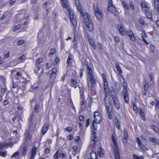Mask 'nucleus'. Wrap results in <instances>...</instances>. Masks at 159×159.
<instances>
[{"label":"nucleus","mask_w":159,"mask_h":159,"mask_svg":"<svg viewBox=\"0 0 159 159\" xmlns=\"http://www.w3.org/2000/svg\"><path fill=\"white\" fill-rule=\"evenodd\" d=\"M144 83H145L144 86V90L146 91L148 89L149 84L148 82H146V83L145 82Z\"/></svg>","instance_id":"nucleus-28"},{"label":"nucleus","mask_w":159,"mask_h":159,"mask_svg":"<svg viewBox=\"0 0 159 159\" xmlns=\"http://www.w3.org/2000/svg\"><path fill=\"white\" fill-rule=\"evenodd\" d=\"M43 58H39L38 60L36 61L37 64H40V63L43 61Z\"/></svg>","instance_id":"nucleus-54"},{"label":"nucleus","mask_w":159,"mask_h":159,"mask_svg":"<svg viewBox=\"0 0 159 159\" xmlns=\"http://www.w3.org/2000/svg\"><path fill=\"white\" fill-rule=\"evenodd\" d=\"M97 45L99 49L101 50H102V45L99 43L98 42L97 43Z\"/></svg>","instance_id":"nucleus-44"},{"label":"nucleus","mask_w":159,"mask_h":159,"mask_svg":"<svg viewBox=\"0 0 159 159\" xmlns=\"http://www.w3.org/2000/svg\"><path fill=\"white\" fill-rule=\"evenodd\" d=\"M150 50L152 52H153L155 50V47L153 45H151L150 46Z\"/></svg>","instance_id":"nucleus-43"},{"label":"nucleus","mask_w":159,"mask_h":159,"mask_svg":"<svg viewBox=\"0 0 159 159\" xmlns=\"http://www.w3.org/2000/svg\"><path fill=\"white\" fill-rule=\"evenodd\" d=\"M114 151L115 155V159H120L119 148L117 144H114Z\"/></svg>","instance_id":"nucleus-7"},{"label":"nucleus","mask_w":159,"mask_h":159,"mask_svg":"<svg viewBox=\"0 0 159 159\" xmlns=\"http://www.w3.org/2000/svg\"><path fill=\"white\" fill-rule=\"evenodd\" d=\"M24 43V41L23 40H19L17 43L18 45H20Z\"/></svg>","instance_id":"nucleus-50"},{"label":"nucleus","mask_w":159,"mask_h":159,"mask_svg":"<svg viewBox=\"0 0 159 159\" xmlns=\"http://www.w3.org/2000/svg\"><path fill=\"white\" fill-rule=\"evenodd\" d=\"M65 8L67 11H69V17L74 27H76L77 26V21L76 17L74 15V12L73 11L70 9L69 7L68 9L66 8Z\"/></svg>","instance_id":"nucleus-4"},{"label":"nucleus","mask_w":159,"mask_h":159,"mask_svg":"<svg viewBox=\"0 0 159 159\" xmlns=\"http://www.w3.org/2000/svg\"><path fill=\"white\" fill-rule=\"evenodd\" d=\"M152 128L156 132H157L159 131L158 128L154 125H152Z\"/></svg>","instance_id":"nucleus-37"},{"label":"nucleus","mask_w":159,"mask_h":159,"mask_svg":"<svg viewBox=\"0 0 159 159\" xmlns=\"http://www.w3.org/2000/svg\"><path fill=\"white\" fill-rule=\"evenodd\" d=\"M60 150H58L56 153L54 154L53 156V157L55 159H58L59 157V152H60Z\"/></svg>","instance_id":"nucleus-27"},{"label":"nucleus","mask_w":159,"mask_h":159,"mask_svg":"<svg viewBox=\"0 0 159 159\" xmlns=\"http://www.w3.org/2000/svg\"><path fill=\"white\" fill-rule=\"evenodd\" d=\"M123 86L124 87V89L126 88L127 86V83L124 81L123 83Z\"/></svg>","instance_id":"nucleus-55"},{"label":"nucleus","mask_w":159,"mask_h":159,"mask_svg":"<svg viewBox=\"0 0 159 159\" xmlns=\"http://www.w3.org/2000/svg\"><path fill=\"white\" fill-rule=\"evenodd\" d=\"M59 157L62 158H63L65 157V154L63 153H61L60 152H59Z\"/></svg>","instance_id":"nucleus-47"},{"label":"nucleus","mask_w":159,"mask_h":159,"mask_svg":"<svg viewBox=\"0 0 159 159\" xmlns=\"http://www.w3.org/2000/svg\"><path fill=\"white\" fill-rule=\"evenodd\" d=\"M87 67V81L88 87L89 89H92V85L95 83L96 79L93 74V70L91 66L88 63L86 64Z\"/></svg>","instance_id":"nucleus-1"},{"label":"nucleus","mask_w":159,"mask_h":159,"mask_svg":"<svg viewBox=\"0 0 159 159\" xmlns=\"http://www.w3.org/2000/svg\"><path fill=\"white\" fill-rule=\"evenodd\" d=\"M10 56V52H9L8 53H7V54L4 55V56L3 58L4 59H7V58H8Z\"/></svg>","instance_id":"nucleus-53"},{"label":"nucleus","mask_w":159,"mask_h":159,"mask_svg":"<svg viewBox=\"0 0 159 159\" xmlns=\"http://www.w3.org/2000/svg\"><path fill=\"white\" fill-rule=\"evenodd\" d=\"M108 11L114 14L115 16L117 14L116 9L112 4V0H108Z\"/></svg>","instance_id":"nucleus-6"},{"label":"nucleus","mask_w":159,"mask_h":159,"mask_svg":"<svg viewBox=\"0 0 159 159\" xmlns=\"http://www.w3.org/2000/svg\"><path fill=\"white\" fill-rule=\"evenodd\" d=\"M128 135L127 131L126 129H124L123 131V138L128 139Z\"/></svg>","instance_id":"nucleus-24"},{"label":"nucleus","mask_w":159,"mask_h":159,"mask_svg":"<svg viewBox=\"0 0 159 159\" xmlns=\"http://www.w3.org/2000/svg\"><path fill=\"white\" fill-rule=\"evenodd\" d=\"M39 105H35V111L37 113H38L39 111H38V110L39 109Z\"/></svg>","instance_id":"nucleus-56"},{"label":"nucleus","mask_w":159,"mask_h":159,"mask_svg":"<svg viewBox=\"0 0 159 159\" xmlns=\"http://www.w3.org/2000/svg\"><path fill=\"white\" fill-rule=\"evenodd\" d=\"M23 150V155H26L27 150V147L25 146L24 147Z\"/></svg>","instance_id":"nucleus-45"},{"label":"nucleus","mask_w":159,"mask_h":159,"mask_svg":"<svg viewBox=\"0 0 159 159\" xmlns=\"http://www.w3.org/2000/svg\"><path fill=\"white\" fill-rule=\"evenodd\" d=\"M129 6H130V8L131 9L134 10V5L132 2H130Z\"/></svg>","instance_id":"nucleus-59"},{"label":"nucleus","mask_w":159,"mask_h":159,"mask_svg":"<svg viewBox=\"0 0 159 159\" xmlns=\"http://www.w3.org/2000/svg\"><path fill=\"white\" fill-rule=\"evenodd\" d=\"M7 154V151H4L3 152H0V156L3 157H5Z\"/></svg>","instance_id":"nucleus-34"},{"label":"nucleus","mask_w":159,"mask_h":159,"mask_svg":"<svg viewBox=\"0 0 159 159\" xmlns=\"http://www.w3.org/2000/svg\"><path fill=\"white\" fill-rule=\"evenodd\" d=\"M127 34L128 35L129 37L134 34L133 32L130 30H129L127 31Z\"/></svg>","instance_id":"nucleus-40"},{"label":"nucleus","mask_w":159,"mask_h":159,"mask_svg":"<svg viewBox=\"0 0 159 159\" xmlns=\"http://www.w3.org/2000/svg\"><path fill=\"white\" fill-rule=\"evenodd\" d=\"M96 16L98 20L101 21L102 20V14L101 11L95 13Z\"/></svg>","instance_id":"nucleus-14"},{"label":"nucleus","mask_w":159,"mask_h":159,"mask_svg":"<svg viewBox=\"0 0 159 159\" xmlns=\"http://www.w3.org/2000/svg\"><path fill=\"white\" fill-rule=\"evenodd\" d=\"M93 9L95 13L100 11L96 4H93Z\"/></svg>","instance_id":"nucleus-25"},{"label":"nucleus","mask_w":159,"mask_h":159,"mask_svg":"<svg viewBox=\"0 0 159 159\" xmlns=\"http://www.w3.org/2000/svg\"><path fill=\"white\" fill-rule=\"evenodd\" d=\"M123 5L124 8L125 10H128L129 9V6L126 2H123Z\"/></svg>","instance_id":"nucleus-26"},{"label":"nucleus","mask_w":159,"mask_h":159,"mask_svg":"<svg viewBox=\"0 0 159 159\" xmlns=\"http://www.w3.org/2000/svg\"><path fill=\"white\" fill-rule=\"evenodd\" d=\"M57 71V69L56 67H54L52 70V72L56 74V72Z\"/></svg>","instance_id":"nucleus-62"},{"label":"nucleus","mask_w":159,"mask_h":159,"mask_svg":"<svg viewBox=\"0 0 159 159\" xmlns=\"http://www.w3.org/2000/svg\"><path fill=\"white\" fill-rule=\"evenodd\" d=\"M19 155V152H16L15 153H13V155L11 156V158L15 157L16 156L18 155Z\"/></svg>","instance_id":"nucleus-61"},{"label":"nucleus","mask_w":159,"mask_h":159,"mask_svg":"<svg viewBox=\"0 0 159 159\" xmlns=\"http://www.w3.org/2000/svg\"><path fill=\"white\" fill-rule=\"evenodd\" d=\"M136 141L138 144L139 146L142 145V144L140 141V140L138 138H136Z\"/></svg>","instance_id":"nucleus-42"},{"label":"nucleus","mask_w":159,"mask_h":159,"mask_svg":"<svg viewBox=\"0 0 159 159\" xmlns=\"http://www.w3.org/2000/svg\"><path fill=\"white\" fill-rule=\"evenodd\" d=\"M142 38H147L148 36L145 33V32H143L142 33Z\"/></svg>","instance_id":"nucleus-57"},{"label":"nucleus","mask_w":159,"mask_h":159,"mask_svg":"<svg viewBox=\"0 0 159 159\" xmlns=\"http://www.w3.org/2000/svg\"><path fill=\"white\" fill-rule=\"evenodd\" d=\"M150 140L155 144L159 145V140L155 138H150Z\"/></svg>","instance_id":"nucleus-20"},{"label":"nucleus","mask_w":159,"mask_h":159,"mask_svg":"<svg viewBox=\"0 0 159 159\" xmlns=\"http://www.w3.org/2000/svg\"><path fill=\"white\" fill-rule=\"evenodd\" d=\"M75 3L76 5V7L78 9V10L80 12V13L81 14H84V13L83 12L82 7L80 5V2L79 0H74Z\"/></svg>","instance_id":"nucleus-10"},{"label":"nucleus","mask_w":159,"mask_h":159,"mask_svg":"<svg viewBox=\"0 0 159 159\" xmlns=\"http://www.w3.org/2000/svg\"><path fill=\"white\" fill-rule=\"evenodd\" d=\"M56 52V49H52L51 50L49 55H53Z\"/></svg>","instance_id":"nucleus-38"},{"label":"nucleus","mask_w":159,"mask_h":159,"mask_svg":"<svg viewBox=\"0 0 159 159\" xmlns=\"http://www.w3.org/2000/svg\"><path fill=\"white\" fill-rule=\"evenodd\" d=\"M143 10L145 12V13L148 11V7L142 8Z\"/></svg>","instance_id":"nucleus-49"},{"label":"nucleus","mask_w":159,"mask_h":159,"mask_svg":"<svg viewBox=\"0 0 159 159\" xmlns=\"http://www.w3.org/2000/svg\"><path fill=\"white\" fill-rule=\"evenodd\" d=\"M130 38V39L131 41L132 42H134L136 40V38L135 37L134 34L132 35H131L129 37Z\"/></svg>","instance_id":"nucleus-33"},{"label":"nucleus","mask_w":159,"mask_h":159,"mask_svg":"<svg viewBox=\"0 0 159 159\" xmlns=\"http://www.w3.org/2000/svg\"><path fill=\"white\" fill-rule=\"evenodd\" d=\"M94 123L99 124L102 120V116L100 111L97 110L94 112L93 114Z\"/></svg>","instance_id":"nucleus-3"},{"label":"nucleus","mask_w":159,"mask_h":159,"mask_svg":"<svg viewBox=\"0 0 159 159\" xmlns=\"http://www.w3.org/2000/svg\"><path fill=\"white\" fill-rule=\"evenodd\" d=\"M140 148L143 151H146L148 150V148L144 145L142 144V145L139 146Z\"/></svg>","instance_id":"nucleus-32"},{"label":"nucleus","mask_w":159,"mask_h":159,"mask_svg":"<svg viewBox=\"0 0 159 159\" xmlns=\"http://www.w3.org/2000/svg\"><path fill=\"white\" fill-rule=\"evenodd\" d=\"M98 155L94 151H92L90 153L91 159H98Z\"/></svg>","instance_id":"nucleus-18"},{"label":"nucleus","mask_w":159,"mask_h":159,"mask_svg":"<svg viewBox=\"0 0 159 159\" xmlns=\"http://www.w3.org/2000/svg\"><path fill=\"white\" fill-rule=\"evenodd\" d=\"M127 139L123 138V142L125 146H127L128 145Z\"/></svg>","instance_id":"nucleus-35"},{"label":"nucleus","mask_w":159,"mask_h":159,"mask_svg":"<svg viewBox=\"0 0 159 159\" xmlns=\"http://www.w3.org/2000/svg\"><path fill=\"white\" fill-rule=\"evenodd\" d=\"M146 14V16L148 17V19H151L152 18V14L148 11L147 13H145Z\"/></svg>","instance_id":"nucleus-36"},{"label":"nucleus","mask_w":159,"mask_h":159,"mask_svg":"<svg viewBox=\"0 0 159 159\" xmlns=\"http://www.w3.org/2000/svg\"><path fill=\"white\" fill-rule=\"evenodd\" d=\"M116 68L117 71L119 72V74L120 75H121V74L122 73V71L121 69L120 66L119 64L118 63L116 62Z\"/></svg>","instance_id":"nucleus-22"},{"label":"nucleus","mask_w":159,"mask_h":159,"mask_svg":"<svg viewBox=\"0 0 159 159\" xmlns=\"http://www.w3.org/2000/svg\"><path fill=\"white\" fill-rule=\"evenodd\" d=\"M97 133L96 132H93L92 137L91 138L92 141L93 142V143H95L98 139V138L97 136Z\"/></svg>","instance_id":"nucleus-13"},{"label":"nucleus","mask_w":159,"mask_h":159,"mask_svg":"<svg viewBox=\"0 0 159 159\" xmlns=\"http://www.w3.org/2000/svg\"><path fill=\"white\" fill-rule=\"evenodd\" d=\"M122 94L123 96L125 102L127 103H128L129 100V93L126 88L124 89Z\"/></svg>","instance_id":"nucleus-9"},{"label":"nucleus","mask_w":159,"mask_h":159,"mask_svg":"<svg viewBox=\"0 0 159 159\" xmlns=\"http://www.w3.org/2000/svg\"><path fill=\"white\" fill-rule=\"evenodd\" d=\"M67 139L69 140H71L73 139V135H70L68 136L67 137Z\"/></svg>","instance_id":"nucleus-51"},{"label":"nucleus","mask_w":159,"mask_h":159,"mask_svg":"<svg viewBox=\"0 0 159 159\" xmlns=\"http://www.w3.org/2000/svg\"><path fill=\"white\" fill-rule=\"evenodd\" d=\"M80 93L81 98H84V97L83 96L84 91L83 90H81L80 91Z\"/></svg>","instance_id":"nucleus-63"},{"label":"nucleus","mask_w":159,"mask_h":159,"mask_svg":"<svg viewBox=\"0 0 159 159\" xmlns=\"http://www.w3.org/2000/svg\"><path fill=\"white\" fill-rule=\"evenodd\" d=\"M114 105L115 107L118 110H119L120 108V103L118 100H115L113 102Z\"/></svg>","instance_id":"nucleus-21"},{"label":"nucleus","mask_w":159,"mask_h":159,"mask_svg":"<svg viewBox=\"0 0 159 159\" xmlns=\"http://www.w3.org/2000/svg\"><path fill=\"white\" fill-rule=\"evenodd\" d=\"M97 154L99 157H103L104 154V150L101 148H98L97 150Z\"/></svg>","instance_id":"nucleus-12"},{"label":"nucleus","mask_w":159,"mask_h":159,"mask_svg":"<svg viewBox=\"0 0 159 159\" xmlns=\"http://www.w3.org/2000/svg\"><path fill=\"white\" fill-rule=\"evenodd\" d=\"M81 16L84 18V21L89 31H92L93 29V25L89 14L85 12L84 14H81Z\"/></svg>","instance_id":"nucleus-2"},{"label":"nucleus","mask_w":159,"mask_h":159,"mask_svg":"<svg viewBox=\"0 0 159 159\" xmlns=\"http://www.w3.org/2000/svg\"><path fill=\"white\" fill-rule=\"evenodd\" d=\"M71 83L74 85H76L77 84V82L76 80L75 79H72L71 81Z\"/></svg>","instance_id":"nucleus-52"},{"label":"nucleus","mask_w":159,"mask_h":159,"mask_svg":"<svg viewBox=\"0 0 159 159\" xmlns=\"http://www.w3.org/2000/svg\"><path fill=\"white\" fill-rule=\"evenodd\" d=\"M139 113L141 117H143L144 116V113L142 109H140Z\"/></svg>","instance_id":"nucleus-48"},{"label":"nucleus","mask_w":159,"mask_h":159,"mask_svg":"<svg viewBox=\"0 0 159 159\" xmlns=\"http://www.w3.org/2000/svg\"><path fill=\"white\" fill-rule=\"evenodd\" d=\"M115 42H116L117 43H118L120 42V41L119 38L117 36H115Z\"/></svg>","instance_id":"nucleus-58"},{"label":"nucleus","mask_w":159,"mask_h":159,"mask_svg":"<svg viewBox=\"0 0 159 159\" xmlns=\"http://www.w3.org/2000/svg\"><path fill=\"white\" fill-rule=\"evenodd\" d=\"M154 5L155 9L159 14V0H154Z\"/></svg>","instance_id":"nucleus-15"},{"label":"nucleus","mask_w":159,"mask_h":159,"mask_svg":"<svg viewBox=\"0 0 159 159\" xmlns=\"http://www.w3.org/2000/svg\"><path fill=\"white\" fill-rule=\"evenodd\" d=\"M117 29L120 34L123 35H125L126 32L122 25H118L117 26Z\"/></svg>","instance_id":"nucleus-11"},{"label":"nucleus","mask_w":159,"mask_h":159,"mask_svg":"<svg viewBox=\"0 0 159 159\" xmlns=\"http://www.w3.org/2000/svg\"><path fill=\"white\" fill-rule=\"evenodd\" d=\"M141 5L142 8L147 7L146 3L144 2H142L141 4Z\"/></svg>","instance_id":"nucleus-64"},{"label":"nucleus","mask_w":159,"mask_h":159,"mask_svg":"<svg viewBox=\"0 0 159 159\" xmlns=\"http://www.w3.org/2000/svg\"><path fill=\"white\" fill-rule=\"evenodd\" d=\"M139 23L140 24H141V25H143L144 24V22L143 19L139 18L138 20Z\"/></svg>","instance_id":"nucleus-46"},{"label":"nucleus","mask_w":159,"mask_h":159,"mask_svg":"<svg viewBox=\"0 0 159 159\" xmlns=\"http://www.w3.org/2000/svg\"><path fill=\"white\" fill-rule=\"evenodd\" d=\"M61 4L64 8L68 9L69 5L68 3L67 0H61Z\"/></svg>","instance_id":"nucleus-16"},{"label":"nucleus","mask_w":159,"mask_h":159,"mask_svg":"<svg viewBox=\"0 0 159 159\" xmlns=\"http://www.w3.org/2000/svg\"><path fill=\"white\" fill-rule=\"evenodd\" d=\"M72 59L70 57V56H69L67 59V62L68 64H71L72 63Z\"/></svg>","instance_id":"nucleus-41"},{"label":"nucleus","mask_w":159,"mask_h":159,"mask_svg":"<svg viewBox=\"0 0 159 159\" xmlns=\"http://www.w3.org/2000/svg\"><path fill=\"white\" fill-rule=\"evenodd\" d=\"M103 81L104 86V92L105 93V97L104 98V101H105V100H106L107 97H108L109 95V92L108 91V84L107 82V80L106 81Z\"/></svg>","instance_id":"nucleus-8"},{"label":"nucleus","mask_w":159,"mask_h":159,"mask_svg":"<svg viewBox=\"0 0 159 159\" xmlns=\"http://www.w3.org/2000/svg\"><path fill=\"white\" fill-rule=\"evenodd\" d=\"M105 103V106L107 111V114L108 118L110 119H111L112 118V111L111 109L110 108V106L111 105L110 102L108 101H104Z\"/></svg>","instance_id":"nucleus-5"},{"label":"nucleus","mask_w":159,"mask_h":159,"mask_svg":"<svg viewBox=\"0 0 159 159\" xmlns=\"http://www.w3.org/2000/svg\"><path fill=\"white\" fill-rule=\"evenodd\" d=\"M133 158L134 159H144V156H139L137 155L134 154L133 156Z\"/></svg>","instance_id":"nucleus-23"},{"label":"nucleus","mask_w":159,"mask_h":159,"mask_svg":"<svg viewBox=\"0 0 159 159\" xmlns=\"http://www.w3.org/2000/svg\"><path fill=\"white\" fill-rule=\"evenodd\" d=\"M60 60L59 57L58 56H57L56 58L55 59L54 61H53V64L55 65L57 64L59 61Z\"/></svg>","instance_id":"nucleus-31"},{"label":"nucleus","mask_w":159,"mask_h":159,"mask_svg":"<svg viewBox=\"0 0 159 159\" xmlns=\"http://www.w3.org/2000/svg\"><path fill=\"white\" fill-rule=\"evenodd\" d=\"M111 97L113 102L115 101V100H118L117 96L115 93L112 94Z\"/></svg>","instance_id":"nucleus-29"},{"label":"nucleus","mask_w":159,"mask_h":159,"mask_svg":"<svg viewBox=\"0 0 159 159\" xmlns=\"http://www.w3.org/2000/svg\"><path fill=\"white\" fill-rule=\"evenodd\" d=\"M89 122H90V119L89 118H88L86 122V124L85 126L86 127H87L89 125Z\"/></svg>","instance_id":"nucleus-60"},{"label":"nucleus","mask_w":159,"mask_h":159,"mask_svg":"<svg viewBox=\"0 0 159 159\" xmlns=\"http://www.w3.org/2000/svg\"><path fill=\"white\" fill-rule=\"evenodd\" d=\"M115 125L116 127L118 129H120V123L117 119H116L115 121Z\"/></svg>","instance_id":"nucleus-30"},{"label":"nucleus","mask_w":159,"mask_h":159,"mask_svg":"<svg viewBox=\"0 0 159 159\" xmlns=\"http://www.w3.org/2000/svg\"><path fill=\"white\" fill-rule=\"evenodd\" d=\"M37 152V148L36 147H34L31 151V157L30 159H34V158Z\"/></svg>","instance_id":"nucleus-17"},{"label":"nucleus","mask_w":159,"mask_h":159,"mask_svg":"<svg viewBox=\"0 0 159 159\" xmlns=\"http://www.w3.org/2000/svg\"><path fill=\"white\" fill-rule=\"evenodd\" d=\"M21 26V25L20 24H19L15 27V29L13 30L14 31H15L18 30L20 28Z\"/></svg>","instance_id":"nucleus-39"},{"label":"nucleus","mask_w":159,"mask_h":159,"mask_svg":"<svg viewBox=\"0 0 159 159\" xmlns=\"http://www.w3.org/2000/svg\"><path fill=\"white\" fill-rule=\"evenodd\" d=\"M48 129V126L47 124H45L42 129V132L43 134H44Z\"/></svg>","instance_id":"nucleus-19"}]
</instances>
